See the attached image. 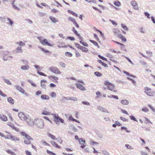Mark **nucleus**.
<instances>
[{
	"label": "nucleus",
	"mask_w": 155,
	"mask_h": 155,
	"mask_svg": "<svg viewBox=\"0 0 155 155\" xmlns=\"http://www.w3.org/2000/svg\"><path fill=\"white\" fill-rule=\"evenodd\" d=\"M48 135L52 140H54L56 139L55 136L54 135L51 134L50 133H48Z\"/></svg>",
	"instance_id": "obj_31"
},
{
	"label": "nucleus",
	"mask_w": 155,
	"mask_h": 155,
	"mask_svg": "<svg viewBox=\"0 0 155 155\" xmlns=\"http://www.w3.org/2000/svg\"><path fill=\"white\" fill-rule=\"evenodd\" d=\"M120 118L122 120H123L124 121L126 122L127 121H128V120L127 119H126V118L124 117H120Z\"/></svg>",
	"instance_id": "obj_60"
},
{
	"label": "nucleus",
	"mask_w": 155,
	"mask_h": 155,
	"mask_svg": "<svg viewBox=\"0 0 155 155\" xmlns=\"http://www.w3.org/2000/svg\"><path fill=\"white\" fill-rule=\"evenodd\" d=\"M12 58V56H10L8 54H5L3 57V59L5 61H7L8 60H10Z\"/></svg>",
	"instance_id": "obj_21"
},
{
	"label": "nucleus",
	"mask_w": 155,
	"mask_h": 155,
	"mask_svg": "<svg viewBox=\"0 0 155 155\" xmlns=\"http://www.w3.org/2000/svg\"><path fill=\"white\" fill-rule=\"evenodd\" d=\"M42 144L44 145L47 146H50V145L47 142L45 141H44L42 143Z\"/></svg>",
	"instance_id": "obj_59"
},
{
	"label": "nucleus",
	"mask_w": 155,
	"mask_h": 155,
	"mask_svg": "<svg viewBox=\"0 0 155 155\" xmlns=\"http://www.w3.org/2000/svg\"><path fill=\"white\" fill-rule=\"evenodd\" d=\"M0 20L2 22H4L5 21V19L4 17H0Z\"/></svg>",
	"instance_id": "obj_64"
},
{
	"label": "nucleus",
	"mask_w": 155,
	"mask_h": 155,
	"mask_svg": "<svg viewBox=\"0 0 155 155\" xmlns=\"http://www.w3.org/2000/svg\"><path fill=\"white\" fill-rule=\"evenodd\" d=\"M65 55L67 56H69V57H71L72 55V54L71 53L68 52H66L65 53Z\"/></svg>",
	"instance_id": "obj_41"
},
{
	"label": "nucleus",
	"mask_w": 155,
	"mask_h": 155,
	"mask_svg": "<svg viewBox=\"0 0 155 155\" xmlns=\"http://www.w3.org/2000/svg\"><path fill=\"white\" fill-rule=\"evenodd\" d=\"M125 146L127 149H133V148H132L128 144H125Z\"/></svg>",
	"instance_id": "obj_58"
},
{
	"label": "nucleus",
	"mask_w": 155,
	"mask_h": 155,
	"mask_svg": "<svg viewBox=\"0 0 155 155\" xmlns=\"http://www.w3.org/2000/svg\"><path fill=\"white\" fill-rule=\"evenodd\" d=\"M79 142L81 145V147L82 149H84L86 147V145L85 144V141L84 140H83L82 138H80L79 139Z\"/></svg>",
	"instance_id": "obj_10"
},
{
	"label": "nucleus",
	"mask_w": 155,
	"mask_h": 155,
	"mask_svg": "<svg viewBox=\"0 0 155 155\" xmlns=\"http://www.w3.org/2000/svg\"><path fill=\"white\" fill-rule=\"evenodd\" d=\"M121 129L122 130H124V129L127 132H130L129 131H128V130L127 128L125 127H121Z\"/></svg>",
	"instance_id": "obj_63"
},
{
	"label": "nucleus",
	"mask_w": 155,
	"mask_h": 155,
	"mask_svg": "<svg viewBox=\"0 0 155 155\" xmlns=\"http://www.w3.org/2000/svg\"><path fill=\"white\" fill-rule=\"evenodd\" d=\"M9 138H8L11 139L12 140L15 141H18L19 139L17 137L13 136L12 135H9L8 136Z\"/></svg>",
	"instance_id": "obj_18"
},
{
	"label": "nucleus",
	"mask_w": 155,
	"mask_h": 155,
	"mask_svg": "<svg viewBox=\"0 0 155 155\" xmlns=\"http://www.w3.org/2000/svg\"><path fill=\"white\" fill-rule=\"evenodd\" d=\"M41 98L43 100H48L49 99V96L45 94H43L41 96Z\"/></svg>",
	"instance_id": "obj_24"
},
{
	"label": "nucleus",
	"mask_w": 155,
	"mask_h": 155,
	"mask_svg": "<svg viewBox=\"0 0 155 155\" xmlns=\"http://www.w3.org/2000/svg\"><path fill=\"white\" fill-rule=\"evenodd\" d=\"M39 48L41 50V51H42L44 52L45 53H50V52L49 51L47 50H45L41 47H39Z\"/></svg>",
	"instance_id": "obj_36"
},
{
	"label": "nucleus",
	"mask_w": 155,
	"mask_h": 155,
	"mask_svg": "<svg viewBox=\"0 0 155 155\" xmlns=\"http://www.w3.org/2000/svg\"><path fill=\"white\" fill-rule=\"evenodd\" d=\"M142 110L144 112H147L149 111L147 107H144L142 109Z\"/></svg>",
	"instance_id": "obj_48"
},
{
	"label": "nucleus",
	"mask_w": 155,
	"mask_h": 155,
	"mask_svg": "<svg viewBox=\"0 0 155 155\" xmlns=\"http://www.w3.org/2000/svg\"><path fill=\"white\" fill-rule=\"evenodd\" d=\"M49 70L51 72L56 74H60L61 73L60 71L57 67L51 66L49 68Z\"/></svg>",
	"instance_id": "obj_5"
},
{
	"label": "nucleus",
	"mask_w": 155,
	"mask_h": 155,
	"mask_svg": "<svg viewBox=\"0 0 155 155\" xmlns=\"http://www.w3.org/2000/svg\"><path fill=\"white\" fill-rule=\"evenodd\" d=\"M48 78L50 79H53L55 81V82L56 83H58V78L54 76L50 75L48 76Z\"/></svg>",
	"instance_id": "obj_17"
},
{
	"label": "nucleus",
	"mask_w": 155,
	"mask_h": 155,
	"mask_svg": "<svg viewBox=\"0 0 155 155\" xmlns=\"http://www.w3.org/2000/svg\"><path fill=\"white\" fill-rule=\"evenodd\" d=\"M69 12L70 13H71L72 15L74 16H75L76 17H77L78 16V15L76 13H75L72 11H69Z\"/></svg>",
	"instance_id": "obj_47"
},
{
	"label": "nucleus",
	"mask_w": 155,
	"mask_h": 155,
	"mask_svg": "<svg viewBox=\"0 0 155 155\" xmlns=\"http://www.w3.org/2000/svg\"><path fill=\"white\" fill-rule=\"evenodd\" d=\"M41 114L45 115H51V114H51L50 112H48L45 110H43L41 113Z\"/></svg>",
	"instance_id": "obj_29"
},
{
	"label": "nucleus",
	"mask_w": 155,
	"mask_h": 155,
	"mask_svg": "<svg viewBox=\"0 0 155 155\" xmlns=\"http://www.w3.org/2000/svg\"><path fill=\"white\" fill-rule=\"evenodd\" d=\"M104 85L107 86L108 89L113 91L114 92H116L117 91L114 90L115 86L114 84L108 81H106L104 82Z\"/></svg>",
	"instance_id": "obj_3"
},
{
	"label": "nucleus",
	"mask_w": 155,
	"mask_h": 155,
	"mask_svg": "<svg viewBox=\"0 0 155 155\" xmlns=\"http://www.w3.org/2000/svg\"><path fill=\"white\" fill-rule=\"evenodd\" d=\"M130 118L132 120H133L134 121H137V119L134 116L132 115L130 116Z\"/></svg>",
	"instance_id": "obj_51"
},
{
	"label": "nucleus",
	"mask_w": 155,
	"mask_h": 155,
	"mask_svg": "<svg viewBox=\"0 0 155 155\" xmlns=\"http://www.w3.org/2000/svg\"><path fill=\"white\" fill-rule=\"evenodd\" d=\"M29 68V67L28 65L22 66L21 67V69L24 70H28Z\"/></svg>",
	"instance_id": "obj_33"
},
{
	"label": "nucleus",
	"mask_w": 155,
	"mask_h": 155,
	"mask_svg": "<svg viewBox=\"0 0 155 155\" xmlns=\"http://www.w3.org/2000/svg\"><path fill=\"white\" fill-rule=\"evenodd\" d=\"M98 109H100V110H101L103 112H107L108 113L107 110L106 109L103 108V107H99Z\"/></svg>",
	"instance_id": "obj_35"
},
{
	"label": "nucleus",
	"mask_w": 155,
	"mask_h": 155,
	"mask_svg": "<svg viewBox=\"0 0 155 155\" xmlns=\"http://www.w3.org/2000/svg\"><path fill=\"white\" fill-rule=\"evenodd\" d=\"M122 27L126 31H127L129 30L128 28L126 26V25H124V24H121Z\"/></svg>",
	"instance_id": "obj_32"
},
{
	"label": "nucleus",
	"mask_w": 155,
	"mask_h": 155,
	"mask_svg": "<svg viewBox=\"0 0 155 155\" xmlns=\"http://www.w3.org/2000/svg\"><path fill=\"white\" fill-rule=\"evenodd\" d=\"M94 36L97 41H99V39L96 34H94Z\"/></svg>",
	"instance_id": "obj_55"
},
{
	"label": "nucleus",
	"mask_w": 155,
	"mask_h": 155,
	"mask_svg": "<svg viewBox=\"0 0 155 155\" xmlns=\"http://www.w3.org/2000/svg\"><path fill=\"white\" fill-rule=\"evenodd\" d=\"M46 152L47 153L50 155H56V154L54 153L49 151L48 150H46Z\"/></svg>",
	"instance_id": "obj_42"
},
{
	"label": "nucleus",
	"mask_w": 155,
	"mask_h": 155,
	"mask_svg": "<svg viewBox=\"0 0 155 155\" xmlns=\"http://www.w3.org/2000/svg\"><path fill=\"white\" fill-rule=\"evenodd\" d=\"M7 125L11 127H12L13 126H14V124L10 122H8L7 123Z\"/></svg>",
	"instance_id": "obj_50"
},
{
	"label": "nucleus",
	"mask_w": 155,
	"mask_h": 155,
	"mask_svg": "<svg viewBox=\"0 0 155 155\" xmlns=\"http://www.w3.org/2000/svg\"><path fill=\"white\" fill-rule=\"evenodd\" d=\"M69 120L74 121L76 122L79 123V121H78L77 120L74 119L73 117H72L71 116H70L69 117Z\"/></svg>",
	"instance_id": "obj_34"
},
{
	"label": "nucleus",
	"mask_w": 155,
	"mask_h": 155,
	"mask_svg": "<svg viewBox=\"0 0 155 155\" xmlns=\"http://www.w3.org/2000/svg\"><path fill=\"white\" fill-rule=\"evenodd\" d=\"M6 151L8 153L11 155H16V154L15 153L11 151L10 150H8Z\"/></svg>",
	"instance_id": "obj_38"
},
{
	"label": "nucleus",
	"mask_w": 155,
	"mask_h": 155,
	"mask_svg": "<svg viewBox=\"0 0 155 155\" xmlns=\"http://www.w3.org/2000/svg\"><path fill=\"white\" fill-rule=\"evenodd\" d=\"M37 69L38 71L37 73L41 75H42L46 77L47 76V75L39 71V70L40 69L39 67L37 65H35L34 66Z\"/></svg>",
	"instance_id": "obj_12"
},
{
	"label": "nucleus",
	"mask_w": 155,
	"mask_h": 155,
	"mask_svg": "<svg viewBox=\"0 0 155 155\" xmlns=\"http://www.w3.org/2000/svg\"><path fill=\"white\" fill-rule=\"evenodd\" d=\"M117 37L121 39L122 42H126L127 41L126 38L121 34H118Z\"/></svg>",
	"instance_id": "obj_16"
},
{
	"label": "nucleus",
	"mask_w": 155,
	"mask_h": 155,
	"mask_svg": "<svg viewBox=\"0 0 155 155\" xmlns=\"http://www.w3.org/2000/svg\"><path fill=\"white\" fill-rule=\"evenodd\" d=\"M50 19L54 23H56L58 22V20L56 19L54 17L52 16L50 17Z\"/></svg>",
	"instance_id": "obj_23"
},
{
	"label": "nucleus",
	"mask_w": 155,
	"mask_h": 155,
	"mask_svg": "<svg viewBox=\"0 0 155 155\" xmlns=\"http://www.w3.org/2000/svg\"><path fill=\"white\" fill-rule=\"evenodd\" d=\"M130 4L134 9L136 10H139V7L136 1L133 0L131 2Z\"/></svg>",
	"instance_id": "obj_9"
},
{
	"label": "nucleus",
	"mask_w": 155,
	"mask_h": 155,
	"mask_svg": "<svg viewBox=\"0 0 155 155\" xmlns=\"http://www.w3.org/2000/svg\"><path fill=\"white\" fill-rule=\"evenodd\" d=\"M0 95L3 97H5L6 96V95L5 94L3 93L2 91L0 90Z\"/></svg>",
	"instance_id": "obj_62"
},
{
	"label": "nucleus",
	"mask_w": 155,
	"mask_h": 155,
	"mask_svg": "<svg viewBox=\"0 0 155 155\" xmlns=\"http://www.w3.org/2000/svg\"><path fill=\"white\" fill-rule=\"evenodd\" d=\"M32 140H33L32 138L29 135L24 138V142L25 144L28 145L31 143V141Z\"/></svg>",
	"instance_id": "obj_7"
},
{
	"label": "nucleus",
	"mask_w": 155,
	"mask_h": 155,
	"mask_svg": "<svg viewBox=\"0 0 155 155\" xmlns=\"http://www.w3.org/2000/svg\"><path fill=\"white\" fill-rule=\"evenodd\" d=\"M40 42L43 45H48L50 47L53 46V44L51 43H49L46 39H44L42 40H40Z\"/></svg>",
	"instance_id": "obj_8"
},
{
	"label": "nucleus",
	"mask_w": 155,
	"mask_h": 155,
	"mask_svg": "<svg viewBox=\"0 0 155 155\" xmlns=\"http://www.w3.org/2000/svg\"><path fill=\"white\" fill-rule=\"evenodd\" d=\"M12 128L16 131L19 132L20 131L19 129L18 128L15 127L14 126H13Z\"/></svg>",
	"instance_id": "obj_57"
},
{
	"label": "nucleus",
	"mask_w": 155,
	"mask_h": 155,
	"mask_svg": "<svg viewBox=\"0 0 155 155\" xmlns=\"http://www.w3.org/2000/svg\"><path fill=\"white\" fill-rule=\"evenodd\" d=\"M95 74L97 76L100 77L102 75V74L100 72L96 71L94 72Z\"/></svg>",
	"instance_id": "obj_44"
},
{
	"label": "nucleus",
	"mask_w": 155,
	"mask_h": 155,
	"mask_svg": "<svg viewBox=\"0 0 155 155\" xmlns=\"http://www.w3.org/2000/svg\"><path fill=\"white\" fill-rule=\"evenodd\" d=\"M16 88L17 90L20 91L22 93L25 94L27 96L28 95V93H26L25 92V90L19 86L18 85L16 86Z\"/></svg>",
	"instance_id": "obj_11"
},
{
	"label": "nucleus",
	"mask_w": 155,
	"mask_h": 155,
	"mask_svg": "<svg viewBox=\"0 0 155 155\" xmlns=\"http://www.w3.org/2000/svg\"><path fill=\"white\" fill-rule=\"evenodd\" d=\"M144 92L148 96H153L154 95L153 91H152L151 89L148 87H145L144 88Z\"/></svg>",
	"instance_id": "obj_6"
},
{
	"label": "nucleus",
	"mask_w": 155,
	"mask_h": 155,
	"mask_svg": "<svg viewBox=\"0 0 155 155\" xmlns=\"http://www.w3.org/2000/svg\"><path fill=\"white\" fill-rule=\"evenodd\" d=\"M8 116L9 117V118L10 120L12 122H14V120L12 117V115L11 114H8Z\"/></svg>",
	"instance_id": "obj_40"
},
{
	"label": "nucleus",
	"mask_w": 155,
	"mask_h": 155,
	"mask_svg": "<svg viewBox=\"0 0 155 155\" xmlns=\"http://www.w3.org/2000/svg\"><path fill=\"white\" fill-rule=\"evenodd\" d=\"M7 100L8 102L11 104H14V101L12 97H8L7 99Z\"/></svg>",
	"instance_id": "obj_27"
},
{
	"label": "nucleus",
	"mask_w": 155,
	"mask_h": 155,
	"mask_svg": "<svg viewBox=\"0 0 155 155\" xmlns=\"http://www.w3.org/2000/svg\"><path fill=\"white\" fill-rule=\"evenodd\" d=\"M89 41L90 42H91L93 44H94V45L97 47L98 48H100V46L98 44L96 41H94V40H89Z\"/></svg>",
	"instance_id": "obj_26"
},
{
	"label": "nucleus",
	"mask_w": 155,
	"mask_h": 155,
	"mask_svg": "<svg viewBox=\"0 0 155 155\" xmlns=\"http://www.w3.org/2000/svg\"><path fill=\"white\" fill-rule=\"evenodd\" d=\"M15 52L16 53H22V50L21 47H18L15 50Z\"/></svg>",
	"instance_id": "obj_25"
},
{
	"label": "nucleus",
	"mask_w": 155,
	"mask_h": 155,
	"mask_svg": "<svg viewBox=\"0 0 155 155\" xmlns=\"http://www.w3.org/2000/svg\"><path fill=\"white\" fill-rule=\"evenodd\" d=\"M60 65L62 67L64 68L65 67L66 64L64 62H61L60 63Z\"/></svg>",
	"instance_id": "obj_52"
},
{
	"label": "nucleus",
	"mask_w": 155,
	"mask_h": 155,
	"mask_svg": "<svg viewBox=\"0 0 155 155\" xmlns=\"http://www.w3.org/2000/svg\"><path fill=\"white\" fill-rule=\"evenodd\" d=\"M85 1L89 2L96 3V2L95 0H85Z\"/></svg>",
	"instance_id": "obj_46"
},
{
	"label": "nucleus",
	"mask_w": 155,
	"mask_h": 155,
	"mask_svg": "<svg viewBox=\"0 0 155 155\" xmlns=\"http://www.w3.org/2000/svg\"><path fill=\"white\" fill-rule=\"evenodd\" d=\"M148 106L153 112L155 113V109L150 104H148Z\"/></svg>",
	"instance_id": "obj_37"
},
{
	"label": "nucleus",
	"mask_w": 155,
	"mask_h": 155,
	"mask_svg": "<svg viewBox=\"0 0 155 155\" xmlns=\"http://www.w3.org/2000/svg\"><path fill=\"white\" fill-rule=\"evenodd\" d=\"M92 8L95 10L98 11L99 12H100L101 13H102V12L100 10L97 8L96 7L93 6Z\"/></svg>",
	"instance_id": "obj_53"
},
{
	"label": "nucleus",
	"mask_w": 155,
	"mask_h": 155,
	"mask_svg": "<svg viewBox=\"0 0 155 155\" xmlns=\"http://www.w3.org/2000/svg\"><path fill=\"white\" fill-rule=\"evenodd\" d=\"M109 21L112 23L113 25H115V26H117V23L116 21H113V20H111L110 19Z\"/></svg>",
	"instance_id": "obj_49"
},
{
	"label": "nucleus",
	"mask_w": 155,
	"mask_h": 155,
	"mask_svg": "<svg viewBox=\"0 0 155 155\" xmlns=\"http://www.w3.org/2000/svg\"><path fill=\"white\" fill-rule=\"evenodd\" d=\"M20 134L23 136H25V137H27V136H28L29 135L26 134L24 132H21Z\"/></svg>",
	"instance_id": "obj_45"
},
{
	"label": "nucleus",
	"mask_w": 155,
	"mask_h": 155,
	"mask_svg": "<svg viewBox=\"0 0 155 155\" xmlns=\"http://www.w3.org/2000/svg\"><path fill=\"white\" fill-rule=\"evenodd\" d=\"M98 56L100 58L102 59L103 60H105V61H106V60H107V59L106 58H105L103 57H102L100 55H98Z\"/></svg>",
	"instance_id": "obj_61"
},
{
	"label": "nucleus",
	"mask_w": 155,
	"mask_h": 155,
	"mask_svg": "<svg viewBox=\"0 0 155 155\" xmlns=\"http://www.w3.org/2000/svg\"><path fill=\"white\" fill-rule=\"evenodd\" d=\"M15 44H18L21 46H24L25 45V43L24 42H22L21 41H20L19 42H16Z\"/></svg>",
	"instance_id": "obj_39"
},
{
	"label": "nucleus",
	"mask_w": 155,
	"mask_h": 155,
	"mask_svg": "<svg viewBox=\"0 0 155 155\" xmlns=\"http://www.w3.org/2000/svg\"><path fill=\"white\" fill-rule=\"evenodd\" d=\"M76 85L77 88L82 90L84 91L85 90L84 87L80 83L77 84Z\"/></svg>",
	"instance_id": "obj_19"
},
{
	"label": "nucleus",
	"mask_w": 155,
	"mask_h": 155,
	"mask_svg": "<svg viewBox=\"0 0 155 155\" xmlns=\"http://www.w3.org/2000/svg\"><path fill=\"white\" fill-rule=\"evenodd\" d=\"M72 31L76 35L78 36L79 39H82V37H81L80 35L78 33L77 31L75 30V28L74 27L72 28Z\"/></svg>",
	"instance_id": "obj_14"
},
{
	"label": "nucleus",
	"mask_w": 155,
	"mask_h": 155,
	"mask_svg": "<svg viewBox=\"0 0 155 155\" xmlns=\"http://www.w3.org/2000/svg\"><path fill=\"white\" fill-rule=\"evenodd\" d=\"M51 115L53 116L54 117V121L56 124H59V122L62 123H64V120L63 119L60 118L58 114H51Z\"/></svg>",
	"instance_id": "obj_4"
},
{
	"label": "nucleus",
	"mask_w": 155,
	"mask_h": 155,
	"mask_svg": "<svg viewBox=\"0 0 155 155\" xmlns=\"http://www.w3.org/2000/svg\"><path fill=\"white\" fill-rule=\"evenodd\" d=\"M79 49L81 50L82 51L85 53H87L88 51V50L87 48L82 46L80 47Z\"/></svg>",
	"instance_id": "obj_20"
},
{
	"label": "nucleus",
	"mask_w": 155,
	"mask_h": 155,
	"mask_svg": "<svg viewBox=\"0 0 155 155\" xmlns=\"http://www.w3.org/2000/svg\"><path fill=\"white\" fill-rule=\"evenodd\" d=\"M68 20L69 21H72L73 22V23H74V22H75V21H76V20L74 18L71 17H69L68 18Z\"/></svg>",
	"instance_id": "obj_43"
},
{
	"label": "nucleus",
	"mask_w": 155,
	"mask_h": 155,
	"mask_svg": "<svg viewBox=\"0 0 155 155\" xmlns=\"http://www.w3.org/2000/svg\"><path fill=\"white\" fill-rule=\"evenodd\" d=\"M121 103L124 105H127L129 104L128 101L126 100H122L121 101Z\"/></svg>",
	"instance_id": "obj_28"
},
{
	"label": "nucleus",
	"mask_w": 155,
	"mask_h": 155,
	"mask_svg": "<svg viewBox=\"0 0 155 155\" xmlns=\"http://www.w3.org/2000/svg\"><path fill=\"white\" fill-rule=\"evenodd\" d=\"M114 4L115 6H117L119 7L121 5L120 3L118 0L115 1L114 2Z\"/></svg>",
	"instance_id": "obj_30"
},
{
	"label": "nucleus",
	"mask_w": 155,
	"mask_h": 155,
	"mask_svg": "<svg viewBox=\"0 0 155 155\" xmlns=\"http://www.w3.org/2000/svg\"><path fill=\"white\" fill-rule=\"evenodd\" d=\"M0 119L3 121H6L8 120V118L7 116L5 115H0Z\"/></svg>",
	"instance_id": "obj_15"
},
{
	"label": "nucleus",
	"mask_w": 155,
	"mask_h": 155,
	"mask_svg": "<svg viewBox=\"0 0 155 155\" xmlns=\"http://www.w3.org/2000/svg\"><path fill=\"white\" fill-rule=\"evenodd\" d=\"M33 125L38 128L42 129L44 126V121L41 119H36L33 122Z\"/></svg>",
	"instance_id": "obj_1"
},
{
	"label": "nucleus",
	"mask_w": 155,
	"mask_h": 155,
	"mask_svg": "<svg viewBox=\"0 0 155 155\" xmlns=\"http://www.w3.org/2000/svg\"><path fill=\"white\" fill-rule=\"evenodd\" d=\"M51 143L53 145V146L56 148L60 149L61 148V147L60 146H59L58 144H57L56 142L53 141H51Z\"/></svg>",
	"instance_id": "obj_22"
},
{
	"label": "nucleus",
	"mask_w": 155,
	"mask_h": 155,
	"mask_svg": "<svg viewBox=\"0 0 155 155\" xmlns=\"http://www.w3.org/2000/svg\"><path fill=\"white\" fill-rule=\"evenodd\" d=\"M7 19L9 22V24L10 25H12L13 24V22L12 21L10 18H8Z\"/></svg>",
	"instance_id": "obj_54"
},
{
	"label": "nucleus",
	"mask_w": 155,
	"mask_h": 155,
	"mask_svg": "<svg viewBox=\"0 0 155 155\" xmlns=\"http://www.w3.org/2000/svg\"><path fill=\"white\" fill-rule=\"evenodd\" d=\"M51 96L52 97H55L56 96V94L54 92H52L51 94Z\"/></svg>",
	"instance_id": "obj_56"
},
{
	"label": "nucleus",
	"mask_w": 155,
	"mask_h": 155,
	"mask_svg": "<svg viewBox=\"0 0 155 155\" xmlns=\"http://www.w3.org/2000/svg\"><path fill=\"white\" fill-rule=\"evenodd\" d=\"M47 83V81L44 80H41V85L42 87L45 88L46 87V84Z\"/></svg>",
	"instance_id": "obj_13"
},
{
	"label": "nucleus",
	"mask_w": 155,
	"mask_h": 155,
	"mask_svg": "<svg viewBox=\"0 0 155 155\" xmlns=\"http://www.w3.org/2000/svg\"><path fill=\"white\" fill-rule=\"evenodd\" d=\"M18 116L21 120L26 121L28 124H30L29 123L31 121V119L25 116L24 113L22 112H19L18 114Z\"/></svg>",
	"instance_id": "obj_2"
}]
</instances>
